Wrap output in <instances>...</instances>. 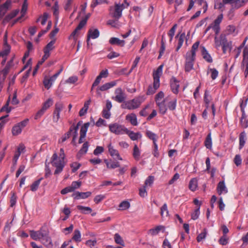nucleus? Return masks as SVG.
I'll list each match as a JSON object with an SVG mask.
<instances>
[{
    "label": "nucleus",
    "mask_w": 248,
    "mask_h": 248,
    "mask_svg": "<svg viewBox=\"0 0 248 248\" xmlns=\"http://www.w3.org/2000/svg\"><path fill=\"white\" fill-rule=\"evenodd\" d=\"M164 65H160L156 70L153 72V87L149 85L146 92L147 95H151L155 93L160 86V78L162 74V69Z\"/></svg>",
    "instance_id": "obj_1"
},
{
    "label": "nucleus",
    "mask_w": 248,
    "mask_h": 248,
    "mask_svg": "<svg viewBox=\"0 0 248 248\" xmlns=\"http://www.w3.org/2000/svg\"><path fill=\"white\" fill-rule=\"evenodd\" d=\"M50 163L53 166L56 168L54 171L55 174H58L62 171L64 167V161L58 158L56 153L53 154Z\"/></svg>",
    "instance_id": "obj_2"
},
{
    "label": "nucleus",
    "mask_w": 248,
    "mask_h": 248,
    "mask_svg": "<svg viewBox=\"0 0 248 248\" xmlns=\"http://www.w3.org/2000/svg\"><path fill=\"white\" fill-rule=\"evenodd\" d=\"M109 130L116 135H121L125 133L127 128L124 125L115 123L109 125Z\"/></svg>",
    "instance_id": "obj_3"
},
{
    "label": "nucleus",
    "mask_w": 248,
    "mask_h": 248,
    "mask_svg": "<svg viewBox=\"0 0 248 248\" xmlns=\"http://www.w3.org/2000/svg\"><path fill=\"white\" fill-rule=\"evenodd\" d=\"M223 3L231 4L232 9H238L243 7L248 2L247 0H223Z\"/></svg>",
    "instance_id": "obj_4"
},
{
    "label": "nucleus",
    "mask_w": 248,
    "mask_h": 248,
    "mask_svg": "<svg viewBox=\"0 0 248 248\" xmlns=\"http://www.w3.org/2000/svg\"><path fill=\"white\" fill-rule=\"evenodd\" d=\"M223 19V15L220 14L218 16L217 18L215 20L212 25L209 26L206 29L205 32H206L212 28L213 30L214 31L215 34L217 35L220 31L219 25Z\"/></svg>",
    "instance_id": "obj_5"
},
{
    "label": "nucleus",
    "mask_w": 248,
    "mask_h": 248,
    "mask_svg": "<svg viewBox=\"0 0 248 248\" xmlns=\"http://www.w3.org/2000/svg\"><path fill=\"white\" fill-rule=\"evenodd\" d=\"M124 8V4L120 5L118 4H115L114 8L110 7V11L114 10L112 12V16L115 19H119L122 16V12Z\"/></svg>",
    "instance_id": "obj_6"
},
{
    "label": "nucleus",
    "mask_w": 248,
    "mask_h": 248,
    "mask_svg": "<svg viewBox=\"0 0 248 248\" xmlns=\"http://www.w3.org/2000/svg\"><path fill=\"white\" fill-rule=\"evenodd\" d=\"M55 110L53 112V121L57 123L60 118V114L63 108V105L61 102H57L55 105Z\"/></svg>",
    "instance_id": "obj_7"
},
{
    "label": "nucleus",
    "mask_w": 248,
    "mask_h": 248,
    "mask_svg": "<svg viewBox=\"0 0 248 248\" xmlns=\"http://www.w3.org/2000/svg\"><path fill=\"white\" fill-rule=\"evenodd\" d=\"M170 82L171 91L173 93L177 94L179 92V81L175 77H172L170 78Z\"/></svg>",
    "instance_id": "obj_8"
},
{
    "label": "nucleus",
    "mask_w": 248,
    "mask_h": 248,
    "mask_svg": "<svg viewBox=\"0 0 248 248\" xmlns=\"http://www.w3.org/2000/svg\"><path fill=\"white\" fill-rule=\"evenodd\" d=\"M100 32L98 29H90L88 31L87 35V45H89V42L90 38H92L93 39H96L98 38L99 36Z\"/></svg>",
    "instance_id": "obj_9"
},
{
    "label": "nucleus",
    "mask_w": 248,
    "mask_h": 248,
    "mask_svg": "<svg viewBox=\"0 0 248 248\" xmlns=\"http://www.w3.org/2000/svg\"><path fill=\"white\" fill-rule=\"evenodd\" d=\"M92 194V192L90 191H87L86 192H80L78 191H76L74 192L72 196L75 200H79L80 199H86L90 197Z\"/></svg>",
    "instance_id": "obj_10"
},
{
    "label": "nucleus",
    "mask_w": 248,
    "mask_h": 248,
    "mask_svg": "<svg viewBox=\"0 0 248 248\" xmlns=\"http://www.w3.org/2000/svg\"><path fill=\"white\" fill-rule=\"evenodd\" d=\"M175 38H178V45L176 48V50L178 51L182 47L184 43V40L186 39V44L188 39L187 38H186V34L185 32H183L182 33L179 32V33H178L177 35L175 36Z\"/></svg>",
    "instance_id": "obj_11"
},
{
    "label": "nucleus",
    "mask_w": 248,
    "mask_h": 248,
    "mask_svg": "<svg viewBox=\"0 0 248 248\" xmlns=\"http://www.w3.org/2000/svg\"><path fill=\"white\" fill-rule=\"evenodd\" d=\"M115 93L117 94L114 98V100L119 102L122 103L125 99L124 93L123 92L121 88H118L116 90Z\"/></svg>",
    "instance_id": "obj_12"
},
{
    "label": "nucleus",
    "mask_w": 248,
    "mask_h": 248,
    "mask_svg": "<svg viewBox=\"0 0 248 248\" xmlns=\"http://www.w3.org/2000/svg\"><path fill=\"white\" fill-rule=\"evenodd\" d=\"M145 98L144 96L141 95V96H139L138 97H136V98L132 99L130 101H131V103H132L133 105H134V108L136 109V108H138L140 106L141 103H142L145 100Z\"/></svg>",
    "instance_id": "obj_13"
},
{
    "label": "nucleus",
    "mask_w": 248,
    "mask_h": 248,
    "mask_svg": "<svg viewBox=\"0 0 248 248\" xmlns=\"http://www.w3.org/2000/svg\"><path fill=\"white\" fill-rule=\"evenodd\" d=\"M116 85V81H112L110 82L106 83L103 84V85L101 86L99 88L97 89V93L98 94L100 93L98 90H100L101 91H107L108 89L111 88V87H113V86H115Z\"/></svg>",
    "instance_id": "obj_14"
},
{
    "label": "nucleus",
    "mask_w": 248,
    "mask_h": 248,
    "mask_svg": "<svg viewBox=\"0 0 248 248\" xmlns=\"http://www.w3.org/2000/svg\"><path fill=\"white\" fill-rule=\"evenodd\" d=\"M109 43L112 45H117L123 47L125 45V41L124 40H120L118 38L111 37L109 40Z\"/></svg>",
    "instance_id": "obj_15"
},
{
    "label": "nucleus",
    "mask_w": 248,
    "mask_h": 248,
    "mask_svg": "<svg viewBox=\"0 0 248 248\" xmlns=\"http://www.w3.org/2000/svg\"><path fill=\"white\" fill-rule=\"evenodd\" d=\"M156 104L159 108L160 113L163 115L165 114L167 110V107L165 104V100L163 99L161 101H156Z\"/></svg>",
    "instance_id": "obj_16"
},
{
    "label": "nucleus",
    "mask_w": 248,
    "mask_h": 248,
    "mask_svg": "<svg viewBox=\"0 0 248 248\" xmlns=\"http://www.w3.org/2000/svg\"><path fill=\"white\" fill-rule=\"evenodd\" d=\"M125 133L127 134L132 140H137L138 139H140L142 137V135L140 132L135 133L132 131L128 130L127 128Z\"/></svg>",
    "instance_id": "obj_17"
},
{
    "label": "nucleus",
    "mask_w": 248,
    "mask_h": 248,
    "mask_svg": "<svg viewBox=\"0 0 248 248\" xmlns=\"http://www.w3.org/2000/svg\"><path fill=\"white\" fill-rule=\"evenodd\" d=\"M108 152L111 156L114 157L115 156H116L118 159H119L120 160H122V158L120 156L118 151L115 149L113 148V147L111 145V143H110L108 145Z\"/></svg>",
    "instance_id": "obj_18"
},
{
    "label": "nucleus",
    "mask_w": 248,
    "mask_h": 248,
    "mask_svg": "<svg viewBox=\"0 0 248 248\" xmlns=\"http://www.w3.org/2000/svg\"><path fill=\"white\" fill-rule=\"evenodd\" d=\"M217 190L219 195H221L223 192L225 193H227L228 190L225 186L224 181H220L218 183Z\"/></svg>",
    "instance_id": "obj_19"
},
{
    "label": "nucleus",
    "mask_w": 248,
    "mask_h": 248,
    "mask_svg": "<svg viewBox=\"0 0 248 248\" xmlns=\"http://www.w3.org/2000/svg\"><path fill=\"white\" fill-rule=\"evenodd\" d=\"M19 13V10L16 9L14 11H13L12 12H11L10 14L7 15L3 19V23L4 24L8 22L9 21H10L12 19L14 18Z\"/></svg>",
    "instance_id": "obj_20"
},
{
    "label": "nucleus",
    "mask_w": 248,
    "mask_h": 248,
    "mask_svg": "<svg viewBox=\"0 0 248 248\" xmlns=\"http://www.w3.org/2000/svg\"><path fill=\"white\" fill-rule=\"evenodd\" d=\"M126 120L130 122L132 125L136 126L138 123L136 115L135 113H131L126 116Z\"/></svg>",
    "instance_id": "obj_21"
},
{
    "label": "nucleus",
    "mask_w": 248,
    "mask_h": 248,
    "mask_svg": "<svg viewBox=\"0 0 248 248\" xmlns=\"http://www.w3.org/2000/svg\"><path fill=\"white\" fill-rule=\"evenodd\" d=\"M5 46L4 49L1 52H0V57H2L3 59L1 61V62H6V58L5 57L9 54L10 50V46L8 45L7 44V42H5Z\"/></svg>",
    "instance_id": "obj_22"
},
{
    "label": "nucleus",
    "mask_w": 248,
    "mask_h": 248,
    "mask_svg": "<svg viewBox=\"0 0 248 248\" xmlns=\"http://www.w3.org/2000/svg\"><path fill=\"white\" fill-rule=\"evenodd\" d=\"M239 149H241L245 145L246 140V133L244 131L242 132L239 137Z\"/></svg>",
    "instance_id": "obj_23"
},
{
    "label": "nucleus",
    "mask_w": 248,
    "mask_h": 248,
    "mask_svg": "<svg viewBox=\"0 0 248 248\" xmlns=\"http://www.w3.org/2000/svg\"><path fill=\"white\" fill-rule=\"evenodd\" d=\"M161 230H163V232L164 231V227L161 225H159L155 228L150 229L148 231V233L151 234L152 236H154L157 235Z\"/></svg>",
    "instance_id": "obj_24"
},
{
    "label": "nucleus",
    "mask_w": 248,
    "mask_h": 248,
    "mask_svg": "<svg viewBox=\"0 0 248 248\" xmlns=\"http://www.w3.org/2000/svg\"><path fill=\"white\" fill-rule=\"evenodd\" d=\"M10 4L11 2L10 1H6L4 3L0 6V17H2L6 13Z\"/></svg>",
    "instance_id": "obj_25"
},
{
    "label": "nucleus",
    "mask_w": 248,
    "mask_h": 248,
    "mask_svg": "<svg viewBox=\"0 0 248 248\" xmlns=\"http://www.w3.org/2000/svg\"><path fill=\"white\" fill-rule=\"evenodd\" d=\"M89 146V142L88 141L85 142L83 144L81 148L77 154V156L78 157L79 156H81L83 155L86 154L88 151Z\"/></svg>",
    "instance_id": "obj_26"
},
{
    "label": "nucleus",
    "mask_w": 248,
    "mask_h": 248,
    "mask_svg": "<svg viewBox=\"0 0 248 248\" xmlns=\"http://www.w3.org/2000/svg\"><path fill=\"white\" fill-rule=\"evenodd\" d=\"M91 102V99H90L84 103V107L79 110V115L80 116H84L87 113Z\"/></svg>",
    "instance_id": "obj_27"
},
{
    "label": "nucleus",
    "mask_w": 248,
    "mask_h": 248,
    "mask_svg": "<svg viewBox=\"0 0 248 248\" xmlns=\"http://www.w3.org/2000/svg\"><path fill=\"white\" fill-rule=\"evenodd\" d=\"M202 54L203 58L207 62H212V58L204 47H202Z\"/></svg>",
    "instance_id": "obj_28"
},
{
    "label": "nucleus",
    "mask_w": 248,
    "mask_h": 248,
    "mask_svg": "<svg viewBox=\"0 0 248 248\" xmlns=\"http://www.w3.org/2000/svg\"><path fill=\"white\" fill-rule=\"evenodd\" d=\"M198 186V180L197 178H193L189 182L188 187L190 190L194 191L196 190Z\"/></svg>",
    "instance_id": "obj_29"
},
{
    "label": "nucleus",
    "mask_w": 248,
    "mask_h": 248,
    "mask_svg": "<svg viewBox=\"0 0 248 248\" xmlns=\"http://www.w3.org/2000/svg\"><path fill=\"white\" fill-rule=\"evenodd\" d=\"M11 66L10 63H8L5 67L0 71V74L2 75V79L3 80L5 79L7 75L9 73Z\"/></svg>",
    "instance_id": "obj_30"
},
{
    "label": "nucleus",
    "mask_w": 248,
    "mask_h": 248,
    "mask_svg": "<svg viewBox=\"0 0 248 248\" xmlns=\"http://www.w3.org/2000/svg\"><path fill=\"white\" fill-rule=\"evenodd\" d=\"M204 145L207 149H211L212 148V142L210 133L207 135L205 139Z\"/></svg>",
    "instance_id": "obj_31"
},
{
    "label": "nucleus",
    "mask_w": 248,
    "mask_h": 248,
    "mask_svg": "<svg viewBox=\"0 0 248 248\" xmlns=\"http://www.w3.org/2000/svg\"><path fill=\"white\" fill-rule=\"evenodd\" d=\"M77 208L78 210L81 211L82 213L84 214L91 213L92 212V209L90 207H86L82 205H78Z\"/></svg>",
    "instance_id": "obj_32"
},
{
    "label": "nucleus",
    "mask_w": 248,
    "mask_h": 248,
    "mask_svg": "<svg viewBox=\"0 0 248 248\" xmlns=\"http://www.w3.org/2000/svg\"><path fill=\"white\" fill-rule=\"evenodd\" d=\"M83 27V23H79L77 28L75 29V30L71 34L70 36L69 37V39H71L72 38H73L74 39H75L76 38V36L77 35L78 32L79 31H80Z\"/></svg>",
    "instance_id": "obj_33"
},
{
    "label": "nucleus",
    "mask_w": 248,
    "mask_h": 248,
    "mask_svg": "<svg viewBox=\"0 0 248 248\" xmlns=\"http://www.w3.org/2000/svg\"><path fill=\"white\" fill-rule=\"evenodd\" d=\"M72 240L76 242H79L81 241V233L78 230H75L72 237Z\"/></svg>",
    "instance_id": "obj_34"
},
{
    "label": "nucleus",
    "mask_w": 248,
    "mask_h": 248,
    "mask_svg": "<svg viewBox=\"0 0 248 248\" xmlns=\"http://www.w3.org/2000/svg\"><path fill=\"white\" fill-rule=\"evenodd\" d=\"M20 155V152L19 151V153H16L14 156L13 158V166L11 168V172L14 171L16 167L17 164V160L19 157Z\"/></svg>",
    "instance_id": "obj_35"
},
{
    "label": "nucleus",
    "mask_w": 248,
    "mask_h": 248,
    "mask_svg": "<svg viewBox=\"0 0 248 248\" xmlns=\"http://www.w3.org/2000/svg\"><path fill=\"white\" fill-rule=\"evenodd\" d=\"M140 149L137 145L135 144L133 148V156L136 160H139L140 159Z\"/></svg>",
    "instance_id": "obj_36"
},
{
    "label": "nucleus",
    "mask_w": 248,
    "mask_h": 248,
    "mask_svg": "<svg viewBox=\"0 0 248 248\" xmlns=\"http://www.w3.org/2000/svg\"><path fill=\"white\" fill-rule=\"evenodd\" d=\"M42 243L47 248H52L53 247L52 240L49 235L46 236V238L44 239V241Z\"/></svg>",
    "instance_id": "obj_37"
},
{
    "label": "nucleus",
    "mask_w": 248,
    "mask_h": 248,
    "mask_svg": "<svg viewBox=\"0 0 248 248\" xmlns=\"http://www.w3.org/2000/svg\"><path fill=\"white\" fill-rule=\"evenodd\" d=\"M196 53L191 51H188L186 54V60L187 62H192L195 61Z\"/></svg>",
    "instance_id": "obj_38"
},
{
    "label": "nucleus",
    "mask_w": 248,
    "mask_h": 248,
    "mask_svg": "<svg viewBox=\"0 0 248 248\" xmlns=\"http://www.w3.org/2000/svg\"><path fill=\"white\" fill-rule=\"evenodd\" d=\"M43 179V178L41 177L37 180L34 181L31 185V190L32 191H36L38 186L40 184L41 181Z\"/></svg>",
    "instance_id": "obj_39"
},
{
    "label": "nucleus",
    "mask_w": 248,
    "mask_h": 248,
    "mask_svg": "<svg viewBox=\"0 0 248 248\" xmlns=\"http://www.w3.org/2000/svg\"><path fill=\"white\" fill-rule=\"evenodd\" d=\"M22 130V129L17 124H16L12 128V134L13 136L18 135L21 133Z\"/></svg>",
    "instance_id": "obj_40"
},
{
    "label": "nucleus",
    "mask_w": 248,
    "mask_h": 248,
    "mask_svg": "<svg viewBox=\"0 0 248 248\" xmlns=\"http://www.w3.org/2000/svg\"><path fill=\"white\" fill-rule=\"evenodd\" d=\"M146 135L149 139L153 140V143L156 142L157 136L155 133L147 130L146 132Z\"/></svg>",
    "instance_id": "obj_41"
},
{
    "label": "nucleus",
    "mask_w": 248,
    "mask_h": 248,
    "mask_svg": "<svg viewBox=\"0 0 248 248\" xmlns=\"http://www.w3.org/2000/svg\"><path fill=\"white\" fill-rule=\"evenodd\" d=\"M130 204L129 202H128L127 201H124L120 203V204L119 205V207L120 208L119 209V210H125L128 209L130 207Z\"/></svg>",
    "instance_id": "obj_42"
},
{
    "label": "nucleus",
    "mask_w": 248,
    "mask_h": 248,
    "mask_svg": "<svg viewBox=\"0 0 248 248\" xmlns=\"http://www.w3.org/2000/svg\"><path fill=\"white\" fill-rule=\"evenodd\" d=\"M200 6H202L203 12L205 13L207 10L208 4L205 0H195Z\"/></svg>",
    "instance_id": "obj_43"
},
{
    "label": "nucleus",
    "mask_w": 248,
    "mask_h": 248,
    "mask_svg": "<svg viewBox=\"0 0 248 248\" xmlns=\"http://www.w3.org/2000/svg\"><path fill=\"white\" fill-rule=\"evenodd\" d=\"M53 104V100L51 98H48L46 102H45L42 107L43 110L46 111L50 106Z\"/></svg>",
    "instance_id": "obj_44"
},
{
    "label": "nucleus",
    "mask_w": 248,
    "mask_h": 248,
    "mask_svg": "<svg viewBox=\"0 0 248 248\" xmlns=\"http://www.w3.org/2000/svg\"><path fill=\"white\" fill-rule=\"evenodd\" d=\"M154 180L155 177L154 176L151 175L148 176L147 178L146 179L143 186L145 187H147L148 186H152V185L153 184Z\"/></svg>",
    "instance_id": "obj_45"
},
{
    "label": "nucleus",
    "mask_w": 248,
    "mask_h": 248,
    "mask_svg": "<svg viewBox=\"0 0 248 248\" xmlns=\"http://www.w3.org/2000/svg\"><path fill=\"white\" fill-rule=\"evenodd\" d=\"M177 24H174L172 27L169 30L168 35L170 37V42H171L173 39V37L174 35L175 31L177 28Z\"/></svg>",
    "instance_id": "obj_46"
},
{
    "label": "nucleus",
    "mask_w": 248,
    "mask_h": 248,
    "mask_svg": "<svg viewBox=\"0 0 248 248\" xmlns=\"http://www.w3.org/2000/svg\"><path fill=\"white\" fill-rule=\"evenodd\" d=\"M90 125V123L89 122H87L85 123L83 125H82L80 130V135H83L86 136V133L88 130L89 126Z\"/></svg>",
    "instance_id": "obj_47"
},
{
    "label": "nucleus",
    "mask_w": 248,
    "mask_h": 248,
    "mask_svg": "<svg viewBox=\"0 0 248 248\" xmlns=\"http://www.w3.org/2000/svg\"><path fill=\"white\" fill-rule=\"evenodd\" d=\"M39 232L38 231H35L34 230L30 231V236L34 240H37L40 239V236L39 234Z\"/></svg>",
    "instance_id": "obj_48"
},
{
    "label": "nucleus",
    "mask_w": 248,
    "mask_h": 248,
    "mask_svg": "<svg viewBox=\"0 0 248 248\" xmlns=\"http://www.w3.org/2000/svg\"><path fill=\"white\" fill-rule=\"evenodd\" d=\"M177 99L174 98L172 101L169 102L168 104V108L170 110H174L176 107Z\"/></svg>",
    "instance_id": "obj_49"
},
{
    "label": "nucleus",
    "mask_w": 248,
    "mask_h": 248,
    "mask_svg": "<svg viewBox=\"0 0 248 248\" xmlns=\"http://www.w3.org/2000/svg\"><path fill=\"white\" fill-rule=\"evenodd\" d=\"M114 240L116 243L119 244L122 246H124V242L119 233H115L114 235Z\"/></svg>",
    "instance_id": "obj_50"
},
{
    "label": "nucleus",
    "mask_w": 248,
    "mask_h": 248,
    "mask_svg": "<svg viewBox=\"0 0 248 248\" xmlns=\"http://www.w3.org/2000/svg\"><path fill=\"white\" fill-rule=\"evenodd\" d=\"M229 237L227 235H222L218 240L220 245L225 246L228 243Z\"/></svg>",
    "instance_id": "obj_51"
},
{
    "label": "nucleus",
    "mask_w": 248,
    "mask_h": 248,
    "mask_svg": "<svg viewBox=\"0 0 248 248\" xmlns=\"http://www.w3.org/2000/svg\"><path fill=\"white\" fill-rule=\"evenodd\" d=\"M55 43V40H51L49 43L47 44L44 49V51L49 53L50 51L54 48V45Z\"/></svg>",
    "instance_id": "obj_52"
},
{
    "label": "nucleus",
    "mask_w": 248,
    "mask_h": 248,
    "mask_svg": "<svg viewBox=\"0 0 248 248\" xmlns=\"http://www.w3.org/2000/svg\"><path fill=\"white\" fill-rule=\"evenodd\" d=\"M207 234V230L206 229L204 228L203 229V232L200 233L197 237V241L198 242H200L202 241L203 239L205 238Z\"/></svg>",
    "instance_id": "obj_53"
},
{
    "label": "nucleus",
    "mask_w": 248,
    "mask_h": 248,
    "mask_svg": "<svg viewBox=\"0 0 248 248\" xmlns=\"http://www.w3.org/2000/svg\"><path fill=\"white\" fill-rule=\"evenodd\" d=\"M123 108H127L128 109H134V106L130 100L125 102L124 104L121 106Z\"/></svg>",
    "instance_id": "obj_54"
},
{
    "label": "nucleus",
    "mask_w": 248,
    "mask_h": 248,
    "mask_svg": "<svg viewBox=\"0 0 248 248\" xmlns=\"http://www.w3.org/2000/svg\"><path fill=\"white\" fill-rule=\"evenodd\" d=\"M38 232H39L40 237L43 235L45 236L46 234L49 233V232L48 228L45 225L42 226L38 231Z\"/></svg>",
    "instance_id": "obj_55"
},
{
    "label": "nucleus",
    "mask_w": 248,
    "mask_h": 248,
    "mask_svg": "<svg viewBox=\"0 0 248 248\" xmlns=\"http://www.w3.org/2000/svg\"><path fill=\"white\" fill-rule=\"evenodd\" d=\"M53 81L51 80V79L49 78H45L43 81V84L45 87V88L47 89H49L52 84Z\"/></svg>",
    "instance_id": "obj_56"
},
{
    "label": "nucleus",
    "mask_w": 248,
    "mask_h": 248,
    "mask_svg": "<svg viewBox=\"0 0 248 248\" xmlns=\"http://www.w3.org/2000/svg\"><path fill=\"white\" fill-rule=\"evenodd\" d=\"M27 10V5L26 4L25 2H24V3L22 5V7L21 9V13L22 14V15L21 16L18 17L14 22L15 23H16V22L19 21V20L22 18V16H24L25 14L26 11Z\"/></svg>",
    "instance_id": "obj_57"
},
{
    "label": "nucleus",
    "mask_w": 248,
    "mask_h": 248,
    "mask_svg": "<svg viewBox=\"0 0 248 248\" xmlns=\"http://www.w3.org/2000/svg\"><path fill=\"white\" fill-rule=\"evenodd\" d=\"M222 46L223 53H226L227 51L231 50L232 47V42H229L227 44L223 45Z\"/></svg>",
    "instance_id": "obj_58"
},
{
    "label": "nucleus",
    "mask_w": 248,
    "mask_h": 248,
    "mask_svg": "<svg viewBox=\"0 0 248 248\" xmlns=\"http://www.w3.org/2000/svg\"><path fill=\"white\" fill-rule=\"evenodd\" d=\"M200 215V207H198L197 209H196L193 213H192L191 215V219L193 220H196L198 218Z\"/></svg>",
    "instance_id": "obj_59"
},
{
    "label": "nucleus",
    "mask_w": 248,
    "mask_h": 248,
    "mask_svg": "<svg viewBox=\"0 0 248 248\" xmlns=\"http://www.w3.org/2000/svg\"><path fill=\"white\" fill-rule=\"evenodd\" d=\"M78 80V78L77 76H71L69 77L66 81V83L74 84Z\"/></svg>",
    "instance_id": "obj_60"
},
{
    "label": "nucleus",
    "mask_w": 248,
    "mask_h": 248,
    "mask_svg": "<svg viewBox=\"0 0 248 248\" xmlns=\"http://www.w3.org/2000/svg\"><path fill=\"white\" fill-rule=\"evenodd\" d=\"M146 187L143 186L142 187L139 188V195L142 198H144L147 195Z\"/></svg>",
    "instance_id": "obj_61"
},
{
    "label": "nucleus",
    "mask_w": 248,
    "mask_h": 248,
    "mask_svg": "<svg viewBox=\"0 0 248 248\" xmlns=\"http://www.w3.org/2000/svg\"><path fill=\"white\" fill-rule=\"evenodd\" d=\"M17 197L15 193L13 192L10 199V206L13 207L16 202Z\"/></svg>",
    "instance_id": "obj_62"
},
{
    "label": "nucleus",
    "mask_w": 248,
    "mask_h": 248,
    "mask_svg": "<svg viewBox=\"0 0 248 248\" xmlns=\"http://www.w3.org/2000/svg\"><path fill=\"white\" fill-rule=\"evenodd\" d=\"M104 151V149L102 146H97L93 151V154L95 155H98L99 154L102 153Z\"/></svg>",
    "instance_id": "obj_63"
},
{
    "label": "nucleus",
    "mask_w": 248,
    "mask_h": 248,
    "mask_svg": "<svg viewBox=\"0 0 248 248\" xmlns=\"http://www.w3.org/2000/svg\"><path fill=\"white\" fill-rule=\"evenodd\" d=\"M243 62H248V47H245L243 50Z\"/></svg>",
    "instance_id": "obj_64"
}]
</instances>
